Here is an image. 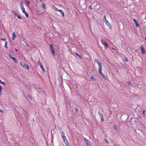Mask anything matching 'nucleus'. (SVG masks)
I'll return each instance as SVG.
<instances>
[{
    "mask_svg": "<svg viewBox=\"0 0 146 146\" xmlns=\"http://www.w3.org/2000/svg\"><path fill=\"white\" fill-rule=\"evenodd\" d=\"M9 56L10 58H12L13 56H12V55L11 54H9Z\"/></svg>",
    "mask_w": 146,
    "mask_h": 146,
    "instance_id": "32",
    "label": "nucleus"
},
{
    "mask_svg": "<svg viewBox=\"0 0 146 146\" xmlns=\"http://www.w3.org/2000/svg\"><path fill=\"white\" fill-rule=\"evenodd\" d=\"M58 11H59L60 13L63 16H64V13L62 10L59 9L58 10Z\"/></svg>",
    "mask_w": 146,
    "mask_h": 146,
    "instance_id": "10",
    "label": "nucleus"
},
{
    "mask_svg": "<svg viewBox=\"0 0 146 146\" xmlns=\"http://www.w3.org/2000/svg\"><path fill=\"white\" fill-rule=\"evenodd\" d=\"M76 110H77V109H76Z\"/></svg>",
    "mask_w": 146,
    "mask_h": 146,
    "instance_id": "49",
    "label": "nucleus"
},
{
    "mask_svg": "<svg viewBox=\"0 0 146 146\" xmlns=\"http://www.w3.org/2000/svg\"><path fill=\"white\" fill-rule=\"evenodd\" d=\"M20 65L23 68L27 70H29V68L28 64L25 63V62H21L20 63Z\"/></svg>",
    "mask_w": 146,
    "mask_h": 146,
    "instance_id": "2",
    "label": "nucleus"
},
{
    "mask_svg": "<svg viewBox=\"0 0 146 146\" xmlns=\"http://www.w3.org/2000/svg\"><path fill=\"white\" fill-rule=\"evenodd\" d=\"M0 112L1 113H3V111L1 110L0 109Z\"/></svg>",
    "mask_w": 146,
    "mask_h": 146,
    "instance_id": "42",
    "label": "nucleus"
},
{
    "mask_svg": "<svg viewBox=\"0 0 146 146\" xmlns=\"http://www.w3.org/2000/svg\"><path fill=\"white\" fill-rule=\"evenodd\" d=\"M22 11V12H23L24 13H25V12H26L25 11V8H23V9H21Z\"/></svg>",
    "mask_w": 146,
    "mask_h": 146,
    "instance_id": "28",
    "label": "nucleus"
},
{
    "mask_svg": "<svg viewBox=\"0 0 146 146\" xmlns=\"http://www.w3.org/2000/svg\"><path fill=\"white\" fill-rule=\"evenodd\" d=\"M12 39L14 40L15 39V38L16 37V36L15 35V32H13V33H12Z\"/></svg>",
    "mask_w": 146,
    "mask_h": 146,
    "instance_id": "9",
    "label": "nucleus"
},
{
    "mask_svg": "<svg viewBox=\"0 0 146 146\" xmlns=\"http://www.w3.org/2000/svg\"><path fill=\"white\" fill-rule=\"evenodd\" d=\"M94 61L98 64L99 66L98 70L99 74L101 75L103 78L104 79H107L106 77L102 72V66L101 63L100 62L98 59H96L94 60Z\"/></svg>",
    "mask_w": 146,
    "mask_h": 146,
    "instance_id": "1",
    "label": "nucleus"
},
{
    "mask_svg": "<svg viewBox=\"0 0 146 146\" xmlns=\"http://www.w3.org/2000/svg\"><path fill=\"white\" fill-rule=\"evenodd\" d=\"M127 84L128 85H131V83L129 81H128L127 82Z\"/></svg>",
    "mask_w": 146,
    "mask_h": 146,
    "instance_id": "27",
    "label": "nucleus"
},
{
    "mask_svg": "<svg viewBox=\"0 0 146 146\" xmlns=\"http://www.w3.org/2000/svg\"><path fill=\"white\" fill-rule=\"evenodd\" d=\"M102 43L106 48H108V44L106 42L102 41Z\"/></svg>",
    "mask_w": 146,
    "mask_h": 146,
    "instance_id": "7",
    "label": "nucleus"
},
{
    "mask_svg": "<svg viewBox=\"0 0 146 146\" xmlns=\"http://www.w3.org/2000/svg\"><path fill=\"white\" fill-rule=\"evenodd\" d=\"M103 22H105L106 24L107 23H108V20H107L106 19L105 20H103Z\"/></svg>",
    "mask_w": 146,
    "mask_h": 146,
    "instance_id": "22",
    "label": "nucleus"
},
{
    "mask_svg": "<svg viewBox=\"0 0 146 146\" xmlns=\"http://www.w3.org/2000/svg\"><path fill=\"white\" fill-rule=\"evenodd\" d=\"M112 49L113 50H114V48H112Z\"/></svg>",
    "mask_w": 146,
    "mask_h": 146,
    "instance_id": "47",
    "label": "nucleus"
},
{
    "mask_svg": "<svg viewBox=\"0 0 146 146\" xmlns=\"http://www.w3.org/2000/svg\"><path fill=\"white\" fill-rule=\"evenodd\" d=\"M133 21L135 23V24L136 26L137 27H139V25L138 24V22H137V21L136 20H135V19H133Z\"/></svg>",
    "mask_w": 146,
    "mask_h": 146,
    "instance_id": "8",
    "label": "nucleus"
},
{
    "mask_svg": "<svg viewBox=\"0 0 146 146\" xmlns=\"http://www.w3.org/2000/svg\"><path fill=\"white\" fill-rule=\"evenodd\" d=\"M84 141L87 146H88L90 145V144L88 143V140L86 138L84 139Z\"/></svg>",
    "mask_w": 146,
    "mask_h": 146,
    "instance_id": "6",
    "label": "nucleus"
},
{
    "mask_svg": "<svg viewBox=\"0 0 146 146\" xmlns=\"http://www.w3.org/2000/svg\"><path fill=\"white\" fill-rule=\"evenodd\" d=\"M105 141L107 143H109L107 141V140L106 139H105Z\"/></svg>",
    "mask_w": 146,
    "mask_h": 146,
    "instance_id": "44",
    "label": "nucleus"
},
{
    "mask_svg": "<svg viewBox=\"0 0 146 146\" xmlns=\"http://www.w3.org/2000/svg\"><path fill=\"white\" fill-rule=\"evenodd\" d=\"M16 16H17L19 19H21V17L18 14L16 15Z\"/></svg>",
    "mask_w": 146,
    "mask_h": 146,
    "instance_id": "24",
    "label": "nucleus"
},
{
    "mask_svg": "<svg viewBox=\"0 0 146 146\" xmlns=\"http://www.w3.org/2000/svg\"><path fill=\"white\" fill-rule=\"evenodd\" d=\"M26 2L28 4V5H29L30 4V3L29 2V1H26Z\"/></svg>",
    "mask_w": 146,
    "mask_h": 146,
    "instance_id": "40",
    "label": "nucleus"
},
{
    "mask_svg": "<svg viewBox=\"0 0 146 146\" xmlns=\"http://www.w3.org/2000/svg\"><path fill=\"white\" fill-rule=\"evenodd\" d=\"M89 8H90V9H93L92 7V6H91V5H90V6L89 7Z\"/></svg>",
    "mask_w": 146,
    "mask_h": 146,
    "instance_id": "43",
    "label": "nucleus"
},
{
    "mask_svg": "<svg viewBox=\"0 0 146 146\" xmlns=\"http://www.w3.org/2000/svg\"><path fill=\"white\" fill-rule=\"evenodd\" d=\"M61 135L62 137V139L64 138V137H66L64 135V134L63 132H62L61 133Z\"/></svg>",
    "mask_w": 146,
    "mask_h": 146,
    "instance_id": "18",
    "label": "nucleus"
},
{
    "mask_svg": "<svg viewBox=\"0 0 146 146\" xmlns=\"http://www.w3.org/2000/svg\"><path fill=\"white\" fill-rule=\"evenodd\" d=\"M145 40L146 41V37L145 38Z\"/></svg>",
    "mask_w": 146,
    "mask_h": 146,
    "instance_id": "46",
    "label": "nucleus"
},
{
    "mask_svg": "<svg viewBox=\"0 0 146 146\" xmlns=\"http://www.w3.org/2000/svg\"><path fill=\"white\" fill-rule=\"evenodd\" d=\"M20 6H22V5H23V3L22 2H21L20 3Z\"/></svg>",
    "mask_w": 146,
    "mask_h": 146,
    "instance_id": "35",
    "label": "nucleus"
},
{
    "mask_svg": "<svg viewBox=\"0 0 146 146\" xmlns=\"http://www.w3.org/2000/svg\"><path fill=\"white\" fill-rule=\"evenodd\" d=\"M40 1V2H41L42 1V0H39Z\"/></svg>",
    "mask_w": 146,
    "mask_h": 146,
    "instance_id": "48",
    "label": "nucleus"
},
{
    "mask_svg": "<svg viewBox=\"0 0 146 146\" xmlns=\"http://www.w3.org/2000/svg\"><path fill=\"white\" fill-rule=\"evenodd\" d=\"M76 55L78 56L80 59H81L82 58V57L81 56V55H80L79 54H78V53H76Z\"/></svg>",
    "mask_w": 146,
    "mask_h": 146,
    "instance_id": "21",
    "label": "nucleus"
},
{
    "mask_svg": "<svg viewBox=\"0 0 146 146\" xmlns=\"http://www.w3.org/2000/svg\"><path fill=\"white\" fill-rule=\"evenodd\" d=\"M90 78L91 79H93V80L94 81H95L96 80V79L94 78V77H93V76H90Z\"/></svg>",
    "mask_w": 146,
    "mask_h": 146,
    "instance_id": "19",
    "label": "nucleus"
},
{
    "mask_svg": "<svg viewBox=\"0 0 146 146\" xmlns=\"http://www.w3.org/2000/svg\"><path fill=\"white\" fill-rule=\"evenodd\" d=\"M101 121L102 122L104 121V119L103 117H102V118H101Z\"/></svg>",
    "mask_w": 146,
    "mask_h": 146,
    "instance_id": "30",
    "label": "nucleus"
},
{
    "mask_svg": "<svg viewBox=\"0 0 146 146\" xmlns=\"http://www.w3.org/2000/svg\"><path fill=\"white\" fill-rule=\"evenodd\" d=\"M114 128L116 130H117V127L116 126H114Z\"/></svg>",
    "mask_w": 146,
    "mask_h": 146,
    "instance_id": "33",
    "label": "nucleus"
},
{
    "mask_svg": "<svg viewBox=\"0 0 146 146\" xmlns=\"http://www.w3.org/2000/svg\"><path fill=\"white\" fill-rule=\"evenodd\" d=\"M98 114H99L100 118L103 117V114L102 113H100V112H98Z\"/></svg>",
    "mask_w": 146,
    "mask_h": 146,
    "instance_id": "14",
    "label": "nucleus"
},
{
    "mask_svg": "<svg viewBox=\"0 0 146 146\" xmlns=\"http://www.w3.org/2000/svg\"><path fill=\"white\" fill-rule=\"evenodd\" d=\"M12 59L13 60L14 62L15 63H18V61L15 57H13Z\"/></svg>",
    "mask_w": 146,
    "mask_h": 146,
    "instance_id": "12",
    "label": "nucleus"
},
{
    "mask_svg": "<svg viewBox=\"0 0 146 146\" xmlns=\"http://www.w3.org/2000/svg\"><path fill=\"white\" fill-rule=\"evenodd\" d=\"M14 13V14L16 15L18 14L17 13H16V12L15 11H14L13 12Z\"/></svg>",
    "mask_w": 146,
    "mask_h": 146,
    "instance_id": "37",
    "label": "nucleus"
},
{
    "mask_svg": "<svg viewBox=\"0 0 146 146\" xmlns=\"http://www.w3.org/2000/svg\"><path fill=\"white\" fill-rule=\"evenodd\" d=\"M124 60L126 61V62H127L128 61V59L127 58H124Z\"/></svg>",
    "mask_w": 146,
    "mask_h": 146,
    "instance_id": "34",
    "label": "nucleus"
},
{
    "mask_svg": "<svg viewBox=\"0 0 146 146\" xmlns=\"http://www.w3.org/2000/svg\"><path fill=\"white\" fill-rule=\"evenodd\" d=\"M52 7L53 8V9L55 11H58V10L59 9H57L54 5H52Z\"/></svg>",
    "mask_w": 146,
    "mask_h": 146,
    "instance_id": "16",
    "label": "nucleus"
},
{
    "mask_svg": "<svg viewBox=\"0 0 146 146\" xmlns=\"http://www.w3.org/2000/svg\"><path fill=\"white\" fill-rule=\"evenodd\" d=\"M2 88L1 87V86L0 85V95H1V92H2Z\"/></svg>",
    "mask_w": 146,
    "mask_h": 146,
    "instance_id": "26",
    "label": "nucleus"
},
{
    "mask_svg": "<svg viewBox=\"0 0 146 146\" xmlns=\"http://www.w3.org/2000/svg\"><path fill=\"white\" fill-rule=\"evenodd\" d=\"M0 83L4 85L5 84V83L4 82H2L1 80H0Z\"/></svg>",
    "mask_w": 146,
    "mask_h": 146,
    "instance_id": "25",
    "label": "nucleus"
},
{
    "mask_svg": "<svg viewBox=\"0 0 146 146\" xmlns=\"http://www.w3.org/2000/svg\"><path fill=\"white\" fill-rule=\"evenodd\" d=\"M1 40L3 41H5L6 40V39L5 38H3L1 39Z\"/></svg>",
    "mask_w": 146,
    "mask_h": 146,
    "instance_id": "31",
    "label": "nucleus"
},
{
    "mask_svg": "<svg viewBox=\"0 0 146 146\" xmlns=\"http://www.w3.org/2000/svg\"><path fill=\"white\" fill-rule=\"evenodd\" d=\"M103 18L104 19L103 20H105L106 19V16L105 15L103 17Z\"/></svg>",
    "mask_w": 146,
    "mask_h": 146,
    "instance_id": "36",
    "label": "nucleus"
},
{
    "mask_svg": "<svg viewBox=\"0 0 146 146\" xmlns=\"http://www.w3.org/2000/svg\"><path fill=\"white\" fill-rule=\"evenodd\" d=\"M63 141L65 145V146H70V145H68V142L67 139L66 137H64V138H63Z\"/></svg>",
    "mask_w": 146,
    "mask_h": 146,
    "instance_id": "3",
    "label": "nucleus"
},
{
    "mask_svg": "<svg viewBox=\"0 0 146 146\" xmlns=\"http://www.w3.org/2000/svg\"><path fill=\"white\" fill-rule=\"evenodd\" d=\"M42 7L44 9H46V5L45 4H43L42 5Z\"/></svg>",
    "mask_w": 146,
    "mask_h": 146,
    "instance_id": "20",
    "label": "nucleus"
},
{
    "mask_svg": "<svg viewBox=\"0 0 146 146\" xmlns=\"http://www.w3.org/2000/svg\"><path fill=\"white\" fill-rule=\"evenodd\" d=\"M23 41L25 42V44L26 46H29V44L27 43V40L26 39H25V38H23Z\"/></svg>",
    "mask_w": 146,
    "mask_h": 146,
    "instance_id": "11",
    "label": "nucleus"
},
{
    "mask_svg": "<svg viewBox=\"0 0 146 146\" xmlns=\"http://www.w3.org/2000/svg\"><path fill=\"white\" fill-rule=\"evenodd\" d=\"M24 13L25 14V16L27 17H29V14L26 12Z\"/></svg>",
    "mask_w": 146,
    "mask_h": 146,
    "instance_id": "23",
    "label": "nucleus"
},
{
    "mask_svg": "<svg viewBox=\"0 0 146 146\" xmlns=\"http://www.w3.org/2000/svg\"><path fill=\"white\" fill-rule=\"evenodd\" d=\"M8 44V42L7 41H6L5 42L4 45V48L6 49H7L8 48L7 45Z\"/></svg>",
    "mask_w": 146,
    "mask_h": 146,
    "instance_id": "13",
    "label": "nucleus"
},
{
    "mask_svg": "<svg viewBox=\"0 0 146 146\" xmlns=\"http://www.w3.org/2000/svg\"><path fill=\"white\" fill-rule=\"evenodd\" d=\"M15 51H16V52H17L18 51L16 49V50H15Z\"/></svg>",
    "mask_w": 146,
    "mask_h": 146,
    "instance_id": "45",
    "label": "nucleus"
},
{
    "mask_svg": "<svg viewBox=\"0 0 146 146\" xmlns=\"http://www.w3.org/2000/svg\"><path fill=\"white\" fill-rule=\"evenodd\" d=\"M39 65H40V66H41V65H42V63H41L40 62V61H39Z\"/></svg>",
    "mask_w": 146,
    "mask_h": 146,
    "instance_id": "38",
    "label": "nucleus"
},
{
    "mask_svg": "<svg viewBox=\"0 0 146 146\" xmlns=\"http://www.w3.org/2000/svg\"><path fill=\"white\" fill-rule=\"evenodd\" d=\"M141 50L142 52V54H145V50L144 48V47L143 46H141Z\"/></svg>",
    "mask_w": 146,
    "mask_h": 146,
    "instance_id": "5",
    "label": "nucleus"
},
{
    "mask_svg": "<svg viewBox=\"0 0 146 146\" xmlns=\"http://www.w3.org/2000/svg\"><path fill=\"white\" fill-rule=\"evenodd\" d=\"M106 25L109 27L110 29H111V26L109 23L108 22V23H106Z\"/></svg>",
    "mask_w": 146,
    "mask_h": 146,
    "instance_id": "15",
    "label": "nucleus"
},
{
    "mask_svg": "<svg viewBox=\"0 0 146 146\" xmlns=\"http://www.w3.org/2000/svg\"><path fill=\"white\" fill-rule=\"evenodd\" d=\"M142 113L143 114H144L145 113V111L144 110H143L142 111Z\"/></svg>",
    "mask_w": 146,
    "mask_h": 146,
    "instance_id": "41",
    "label": "nucleus"
},
{
    "mask_svg": "<svg viewBox=\"0 0 146 146\" xmlns=\"http://www.w3.org/2000/svg\"><path fill=\"white\" fill-rule=\"evenodd\" d=\"M20 7L21 9H23V8H24L23 5H22V6H20Z\"/></svg>",
    "mask_w": 146,
    "mask_h": 146,
    "instance_id": "39",
    "label": "nucleus"
},
{
    "mask_svg": "<svg viewBox=\"0 0 146 146\" xmlns=\"http://www.w3.org/2000/svg\"><path fill=\"white\" fill-rule=\"evenodd\" d=\"M50 49L52 52V54L53 56H54L55 55V53L54 50L53 48V46L52 44L50 45Z\"/></svg>",
    "mask_w": 146,
    "mask_h": 146,
    "instance_id": "4",
    "label": "nucleus"
},
{
    "mask_svg": "<svg viewBox=\"0 0 146 146\" xmlns=\"http://www.w3.org/2000/svg\"><path fill=\"white\" fill-rule=\"evenodd\" d=\"M40 67V68H41V69H42V71L43 72H45V70H44V67L43 65H41V66Z\"/></svg>",
    "mask_w": 146,
    "mask_h": 146,
    "instance_id": "17",
    "label": "nucleus"
},
{
    "mask_svg": "<svg viewBox=\"0 0 146 146\" xmlns=\"http://www.w3.org/2000/svg\"><path fill=\"white\" fill-rule=\"evenodd\" d=\"M28 97L29 98L30 100H32V98L31 97V96L29 95H28Z\"/></svg>",
    "mask_w": 146,
    "mask_h": 146,
    "instance_id": "29",
    "label": "nucleus"
}]
</instances>
